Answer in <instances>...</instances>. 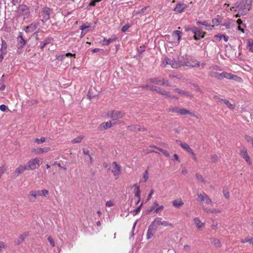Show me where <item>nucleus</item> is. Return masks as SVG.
I'll use <instances>...</instances> for the list:
<instances>
[{"label":"nucleus","mask_w":253,"mask_h":253,"mask_svg":"<svg viewBox=\"0 0 253 253\" xmlns=\"http://www.w3.org/2000/svg\"><path fill=\"white\" fill-rule=\"evenodd\" d=\"M253 0H241L237 7L238 12L242 15H246L251 9Z\"/></svg>","instance_id":"obj_2"},{"label":"nucleus","mask_w":253,"mask_h":253,"mask_svg":"<svg viewBox=\"0 0 253 253\" xmlns=\"http://www.w3.org/2000/svg\"><path fill=\"white\" fill-rule=\"evenodd\" d=\"M139 125H130L127 126V129L130 131L136 132L138 131Z\"/></svg>","instance_id":"obj_31"},{"label":"nucleus","mask_w":253,"mask_h":253,"mask_svg":"<svg viewBox=\"0 0 253 253\" xmlns=\"http://www.w3.org/2000/svg\"><path fill=\"white\" fill-rule=\"evenodd\" d=\"M129 27L130 26L129 24H126L122 27V31L124 32L126 31Z\"/></svg>","instance_id":"obj_54"},{"label":"nucleus","mask_w":253,"mask_h":253,"mask_svg":"<svg viewBox=\"0 0 253 253\" xmlns=\"http://www.w3.org/2000/svg\"><path fill=\"white\" fill-rule=\"evenodd\" d=\"M205 225V222H197L196 223V226L198 228H200L201 227H202Z\"/></svg>","instance_id":"obj_57"},{"label":"nucleus","mask_w":253,"mask_h":253,"mask_svg":"<svg viewBox=\"0 0 253 253\" xmlns=\"http://www.w3.org/2000/svg\"><path fill=\"white\" fill-rule=\"evenodd\" d=\"M116 41V38H110L108 40L104 39L103 42V44L105 45H107L109 44L110 43H112Z\"/></svg>","instance_id":"obj_30"},{"label":"nucleus","mask_w":253,"mask_h":253,"mask_svg":"<svg viewBox=\"0 0 253 253\" xmlns=\"http://www.w3.org/2000/svg\"><path fill=\"white\" fill-rule=\"evenodd\" d=\"M174 91L175 92H177V93L181 94V95H187V96L188 95V92H185V91H184L183 90H182L179 88H175L174 89Z\"/></svg>","instance_id":"obj_39"},{"label":"nucleus","mask_w":253,"mask_h":253,"mask_svg":"<svg viewBox=\"0 0 253 253\" xmlns=\"http://www.w3.org/2000/svg\"><path fill=\"white\" fill-rule=\"evenodd\" d=\"M96 96H97V95L94 94L92 93V89L90 88L89 90V91H88V93L87 94L88 98L90 100L92 98H93V97H95Z\"/></svg>","instance_id":"obj_44"},{"label":"nucleus","mask_w":253,"mask_h":253,"mask_svg":"<svg viewBox=\"0 0 253 253\" xmlns=\"http://www.w3.org/2000/svg\"><path fill=\"white\" fill-rule=\"evenodd\" d=\"M186 7V5L185 4L183 3H179L176 5V7L174 9V11L179 13H181L184 11Z\"/></svg>","instance_id":"obj_16"},{"label":"nucleus","mask_w":253,"mask_h":253,"mask_svg":"<svg viewBox=\"0 0 253 253\" xmlns=\"http://www.w3.org/2000/svg\"><path fill=\"white\" fill-rule=\"evenodd\" d=\"M108 116L113 120L122 118L125 115V113L121 111H110L107 113Z\"/></svg>","instance_id":"obj_7"},{"label":"nucleus","mask_w":253,"mask_h":253,"mask_svg":"<svg viewBox=\"0 0 253 253\" xmlns=\"http://www.w3.org/2000/svg\"><path fill=\"white\" fill-rule=\"evenodd\" d=\"M154 210H155V207L154 206H152L150 209H148L146 211H145V213L146 214H149L152 211H153Z\"/></svg>","instance_id":"obj_59"},{"label":"nucleus","mask_w":253,"mask_h":253,"mask_svg":"<svg viewBox=\"0 0 253 253\" xmlns=\"http://www.w3.org/2000/svg\"><path fill=\"white\" fill-rule=\"evenodd\" d=\"M181 32L179 31H174L173 32L172 36L174 37L175 38H177L178 40H179V39L181 38Z\"/></svg>","instance_id":"obj_40"},{"label":"nucleus","mask_w":253,"mask_h":253,"mask_svg":"<svg viewBox=\"0 0 253 253\" xmlns=\"http://www.w3.org/2000/svg\"><path fill=\"white\" fill-rule=\"evenodd\" d=\"M141 87L146 88L148 90H154V86H151L150 85L146 84V85H142L141 86Z\"/></svg>","instance_id":"obj_45"},{"label":"nucleus","mask_w":253,"mask_h":253,"mask_svg":"<svg viewBox=\"0 0 253 253\" xmlns=\"http://www.w3.org/2000/svg\"><path fill=\"white\" fill-rule=\"evenodd\" d=\"M35 192L36 194L37 197L42 196H46L48 194V191L46 189H44L42 190L35 191Z\"/></svg>","instance_id":"obj_20"},{"label":"nucleus","mask_w":253,"mask_h":253,"mask_svg":"<svg viewBox=\"0 0 253 253\" xmlns=\"http://www.w3.org/2000/svg\"><path fill=\"white\" fill-rule=\"evenodd\" d=\"M196 176L197 180H199V181L202 182H203L204 181V179L202 175H201L199 173H196Z\"/></svg>","instance_id":"obj_49"},{"label":"nucleus","mask_w":253,"mask_h":253,"mask_svg":"<svg viewBox=\"0 0 253 253\" xmlns=\"http://www.w3.org/2000/svg\"><path fill=\"white\" fill-rule=\"evenodd\" d=\"M202 25L205 26H209L210 28H206V29L207 30H210L211 29L212 26H211L210 25H209L208 24V23L207 22H206L205 21L204 22H203L202 23Z\"/></svg>","instance_id":"obj_55"},{"label":"nucleus","mask_w":253,"mask_h":253,"mask_svg":"<svg viewBox=\"0 0 253 253\" xmlns=\"http://www.w3.org/2000/svg\"><path fill=\"white\" fill-rule=\"evenodd\" d=\"M219 101L220 102H223L225 103L229 108L232 109L234 108V106L233 104H231L229 101L226 99H219Z\"/></svg>","instance_id":"obj_28"},{"label":"nucleus","mask_w":253,"mask_h":253,"mask_svg":"<svg viewBox=\"0 0 253 253\" xmlns=\"http://www.w3.org/2000/svg\"><path fill=\"white\" fill-rule=\"evenodd\" d=\"M161 81L162 80L160 79L157 78H151L147 81V82H149L158 85L161 84Z\"/></svg>","instance_id":"obj_23"},{"label":"nucleus","mask_w":253,"mask_h":253,"mask_svg":"<svg viewBox=\"0 0 253 253\" xmlns=\"http://www.w3.org/2000/svg\"><path fill=\"white\" fill-rule=\"evenodd\" d=\"M163 64L164 66H166L167 65L169 64L171 66L172 68H177L179 67V64L176 62L172 59L169 58L168 57H165L163 61Z\"/></svg>","instance_id":"obj_10"},{"label":"nucleus","mask_w":253,"mask_h":253,"mask_svg":"<svg viewBox=\"0 0 253 253\" xmlns=\"http://www.w3.org/2000/svg\"><path fill=\"white\" fill-rule=\"evenodd\" d=\"M159 93L162 95H166L168 97H171V95L169 92L162 88H161L160 90H159Z\"/></svg>","instance_id":"obj_38"},{"label":"nucleus","mask_w":253,"mask_h":253,"mask_svg":"<svg viewBox=\"0 0 253 253\" xmlns=\"http://www.w3.org/2000/svg\"><path fill=\"white\" fill-rule=\"evenodd\" d=\"M6 247V245L3 242H0V249H5Z\"/></svg>","instance_id":"obj_63"},{"label":"nucleus","mask_w":253,"mask_h":253,"mask_svg":"<svg viewBox=\"0 0 253 253\" xmlns=\"http://www.w3.org/2000/svg\"><path fill=\"white\" fill-rule=\"evenodd\" d=\"M183 204L181 199L175 200L172 201V205L175 208H179Z\"/></svg>","instance_id":"obj_25"},{"label":"nucleus","mask_w":253,"mask_h":253,"mask_svg":"<svg viewBox=\"0 0 253 253\" xmlns=\"http://www.w3.org/2000/svg\"><path fill=\"white\" fill-rule=\"evenodd\" d=\"M245 138L248 141H252L253 140V138L249 135H246Z\"/></svg>","instance_id":"obj_64"},{"label":"nucleus","mask_w":253,"mask_h":253,"mask_svg":"<svg viewBox=\"0 0 253 253\" xmlns=\"http://www.w3.org/2000/svg\"><path fill=\"white\" fill-rule=\"evenodd\" d=\"M52 12V10L49 7H44L42 10V16L43 19L42 20L43 23L46 22L50 19V14Z\"/></svg>","instance_id":"obj_9"},{"label":"nucleus","mask_w":253,"mask_h":253,"mask_svg":"<svg viewBox=\"0 0 253 253\" xmlns=\"http://www.w3.org/2000/svg\"><path fill=\"white\" fill-rule=\"evenodd\" d=\"M51 40V39H47L44 41L41 42L40 45L41 48L42 49L46 44H48L50 42Z\"/></svg>","instance_id":"obj_34"},{"label":"nucleus","mask_w":253,"mask_h":253,"mask_svg":"<svg viewBox=\"0 0 253 253\" xmlns=\"http://www.w3.org/2000/svg\"><path fill=\"white\" fill-rule=\"evenodd\" d=\"M240 155L242 158L245 159L247 162H248L249 164H251L250 158L248 154L247 150L245 148H243L240 151Z\"/></svg>","instance_id":"obj_13"},{"label":"nucleus","mask_w":253,"mask_h":253,"mask_svg":"<svg viewBox=\"0 0 253 253\" xmlns=\"http://www.w3.org/2000/svg\"><path fill=\"white\" fill-rule=\"evenodd\" d=\"M157 149H158L159 151L161 152L167 157H168V158H169L170 157V155H169V152L163 149L160 148H157Z\"/></svg>","instance_id":"obj_42"},{"label":"nucleus","mask_w":253,"mask_h":253,"mask_svg":"<svg viewBox=\"0 0 253 253\" xmlns=\"http://www.w3.org/2000/svg\"><path fill=\"white\" fill-rule=\"evenodd\" d=\"M84 136H79L75 138H74L73 140H72L71 142L72 143H80L82 141V140L83 139Z\"/></svg>","instance_id":"obj_37"},{"label":"nucleus","mask_w":253,"mask_h":253,"mask_svg":"<svg viewBox=\"0 0 253 253\" xmlns=\"http://www.w3.org/2000/svg\"><path fill=\"white\" fill-rule=\"evenodd\" d=\"M171 225L169 222H153L149 227L147 233L146 234V238L148 240L150 239L153 236L155 233L157 228L159 227L160 226H168Z\"/></svg>","instance_id":"obj_3"},{"label":"nucleus","mask_w":253,"mask_h":253,"mask_svg":"<svg viewBox=\"0 0 253 253\" xmlns=\"http://www.w3.org/2000/svg\"><path fill=\"white\" fill-rule=\"evenodd\" d=\"M45 141V137H42L40 139L36 138L35 139V142H36L38 144H40L42 143Z\"/></svg>","instance_id":"obj_43"},{"label":"nucleus","mask_w":253,"mask_h":253,"mask_svg":"<svg viewBox=\"0 0 253 253\" xmlns=\"http://www.w3.org/2000/svg\"><path fill=\"white\" fill-rule=\"evenodd\" d=\"M147 8V7H145L142 8L140 10L135 11V13L136 14H139L143 13L145 12V11L146 10Z\"/></svg>","instance_id":"obj_53"},{"label":"nucleus","mask_w":253,"mask_h":253,"mask_svg":"<svg viewBox=\"0 0 253 253\" xmlns=\"http://www.w3.org/2000/svg\"><path fill=\"white\" fill-rule=\"evenodd\" d=\"M6 48H7L6 42L5 41L2 40V42H1V48H0L1 52H2V54H5Z\"/></svg>","instance_id":"obj_27"},{"label":"nucleus","mask_w":253,"mask_h":253,"mask_svg":"<svg viewBox=\"0 0 253 253\" xmlns=\"http://www.w3.org/2000/svg\"><path fill=\"white\" fill-rule=\"evenodd\" d=\"M176 142L178 144L180 145L181 147L183 149H185L187 152H189V151H190V147H189V145L187 144H186L185 143L181 142L180 141H176Z\"/></svg>","instance_id":"obj_24"},{"label":"nucleus","mask_w":253,"mask_h":253,"mask_svg":"<svg viewBox=\"0 0 253 253\" xmlns=\"http://www.w3.org/2000/svg\"><path fill=\"white\" fill-rule=\"evenodd\" d=\"M210 75L212 77H214L219 80H222V73H219L216 72H211L210 73Z\"/></svg>","instance_id":"obj_21"},{"label":"nucleus","mask_w":253,"mask_h":253,"mask_svg":"<svg viewBox=\"0 0 253 253\" xmlns=\"http://www.w3.org/2000/svg\"><path fill=\"white\" fill-rule=\"evenodd\" d=\"M222 79L224 78H226L228 79H231V77H232V74L231 73H228L227 72H222Z\"/></svg>","instance_id":"obj_41"},{"label":"nucleus","mask_w":253,"mask_h":253,"mask_svg":"<svg viewBox=\"0 0 253 253\" xmlns=\"http://www.w3.org/2000/svg\"><path fill=\"white\" fill-rule=\"evenodd\" d=\"M218 157L217 155L214 154L211 156V160L212 162L215 163L218 161Z\"/></svg>","instance_id":"obj_47"},{"label":"nucleus","mask_w":253,"mask_h":253,"mask_svg":"<svg viewBox=\"0 0 253 253\" xmlns=\"http://www.w3.org/2000/svg\"><path fill=\"white\" fill-rule=\"evenodd\" d=\"M138 131H146V128L143 126H140L139 125V126H138Z\"/></svg>","instance_id":"obj_62"},{"label":"nucleus","mask_w":253,"mask_h":253,"mask_svg":"<svg viewBox=\"0 0 253 253\" xmlns=\"http://www.w3.org/2000/svg\"><path fill=\"white\" fill-rule=\"evenodd\" d=\"M162 80V81H161V85H165V86H170L169 82L168 80H165L164 79H162V80Z\"/></svg>","instance_id":"obj_46"},{"label":"nucleus","mask_w":253,"mask_h":253,"mask_svg":"<svg viewBox=\"0 0 253 253\" xmlns=\"http://www.w3.org/2000/svg\"><path fill=\"white\" fill-rule=\"evenodd\" d=\"M18 16L22 17L23 19H27L30 15V10L28 7L25 4L19 5L17 11Z\"/></svg>","instance_id":"obj_4"},{"label":"nucleus","mask_w":253,"mask_h":253,"mask_svg":"<svg viewBox=\"0 0 253 253\" xmlns=\"http://www.w3.org/2000/svg\"><path fill=\"white\" fill-rule=\"evenodd\" d=\"M248 47L250 51L253 52V41L252 39L248 40Z\"/></svg>","instance_id":"obj_35"},{"label":"nucleus","mask_w":253,"mask_h":253,"mask_svg":"<svg viewBox=\"0 0 253 253\" xmlns=\"http://www.w3.org/2000/svg\"><path fill=\"white\" fill-rule=\"evenodd\" d=\"M169 111L172 113H176L180 115H186L189 113V111L184 108L176 106H171L169 108Z\"/></svg>","instance_id":"obj_8"},{"label":"nucleus","mask_w":253,"mask_h":253,"mask_svg":"<svg viewBox=\"0 0 253 253\" xmlns=\"http://www.w3.org/2000/svg\"><path fill=\"white\" fill-rule=\"evenodd\" d=\"M50 148L48 147L39 148L33 150L37 154H40L44 152H47L49 150Z\"/></svg>","instance_id":"obj_18"},{"label":"nucleus","mask_w":253,"mask_h":253,"mask_svg":"<svg viewBox=\"0 0 253 253\" xmlns=\"http://www.w3.org/2000/svg\"><path fill=\"white\" fill-rule=\"evenodd\" d=\"M237 23L238 25V29L242 32L243 33H244V29L243 27H241V25H243V26H244V27H245V26L244 24H243V22L242 20L240 19H238L237 21Z\"/></svg>","instance_id":"obj_32"},{"label":"nucleus","mask_w":253,"mask_h":253,"mask_svg":"<svg viewBox=\"0 0 253 253\" xmlns=\"http://www.w3.org/2000/svg\"><path fill=\"white\" fill-rule=\"evenodd\" d=\"M47 240L48 241V242H49L50 245L52 247H54L55 246L54 240H53V239L50 236H49L47 238Z\"/></svg>","instance_id":"obj_48"},{"label":"nucleus","mask_w":253,"mask_h":253,"mask_svg":"<svg viewBox=\"0 0 253 253\" xmlns=\"http://www.w3.org/2000/svg\"><path fill=\"white\" fill-rule=\"evenodd\" d=\"M210 241L216 248H220L221 247V243L218 239L215 238H211Z\"/></svg>","instance_id":"obj_17"},{"label":"nucleus","mask_w":253,"mask_h":253,"mask_svg":"<svg viewBox=\"0 0 253 253\" xmlns=\"http://www.w3.org/2000/svg\"><path fill=\"white\" fill-rule=\"evenodd\" d=\"M163 209H164V207H163V206H160V207L156 208V209L155 210V212H156V213H158V212H159L160 211L163 210Z\"/></svg>","instance_id":"obj_61"},{"label":"nucleus","mask_w":253,"mask_h":253,"mask_svg":"<svg viewBox=\"0 0 253 253\" xmlns=\"http://www.w3.org/2000/svg\"><path fill=\"white\" fill-rule=\"evenodd\" d=\"M112 125L111 121L107 122L106 123H102L100 126L101 128H103L104 129H107V128H110Z\"/></svg>","instance_id":"obj_26"},{"label":"nucleus","mask_w":253,"mask_h":253,"mask_svg":"<svg viewBox=\"0 0 253 253\" xmlns=\"http://www.w3.org/2000/svg\"><path fill=\"white\" fill-rule=\"evenodd\" d=\"M112 172L115 176L118 175L121 172V167L117 164L116 162H114L112 163Z\"/></svg>","instance_id":"obj_12"},{"label":"nucleus","mask_w":253,"mask_h":253,"mask_svg":"<svg viewBox=\"0 0 253 253\" xmlns=\"http://www.w3.org/2000/svg\"><path fill=\"white\" fill-rule=\"evenodd\" d=\"M192 63H191V67H199L200 66L199 62L194 63V61L192 62Z\"/></svg>","instance_id":"obj_58"},{"label":"nucleus","mask_w":253,"mask_h":253,"mask_svg":"<svg viewBox=\"0 0 253 253\" xmlns=\"http://www.w3.org/2000/svg\"><path fill=\"white\" fill-rule=\"evenodd\" d=\"M0 110L2 112H5L8 110V108L6 105L2 104L0 106Z\"/></svg>","instance_id":"obj_52"},{"label":"nucleus","mask_w":253,"mask_h":253,"mask_svg":"<svg viewBox=\"0 0 253 253\" xmlns=\"http://www.w3.org/2000/svg\"><path fill=\"white\" fill-rule=\"evenodd\" d=\"M25 170H27L26 166L21 165L15 169L13 173L15 176H18L20 173Z\"/></svg>","instance_id":"obj_15"},{"label":"nucleus","mask_w":253,"mask_h":253,"mask_svg":"<svg viewBox=\"0 0 253 253\" xmlns=\"http://www.w3.org/2000/svg\"><path fill=\"white\" fill-rule=\"evenodd\" d=\"M223 194L224 196L227 199H229L230 198V195L228 191V189L227 187H224L223 189Z\"/></svg>","instance_id":"obj_33"},{"label":"nucleus","mask_w":253,"mask_h":253,"mask_svg":"<svg viewBox=\"0 0 253 253\" xmlns=\"http://www.w3.org/2000/svg\"><path fill=\"white\" fill-rule=\"evenodd\" d=\"M191 30L194 34L193 38L196 41H198L201 39L204 38L206 34L205 32H203L198 27H194L192 29H191Z\"/></svg>","instance_id":"obj_5"},{"label":"nucleus","mask_w":253,"mask_h":253,"mask_svg":"<svg viewBox=\"0 0 253 253\" xmlns=\"http://www.w3.org/2000/svg\"><path fill=\"white\" fill-rule=\"evenodd\" d=\"M198 196L199 198L198 201L200 202V204L202 205L203 209L204 211L206 212L209 213H217L219 212V211L218 210L216 209H211L210 208H208L207 207H205V204L206 205H212V202L211 200V199L209 198V197L204 192H198Z\"/></svg>","instance_id":"obj_1"},{"label":"nucleus","mask_w":253,"mask_h":253,"mask_svg":"<svg viewBox=\"0 0 253 253\" xmlns=\"http://www.w3.org/2000/svg\"><path fill=\"white\" fill-rule=\"evenodd\" d=\"M114 205V203L111 201H107L106 203V206L107 207H111Z\"/></svg>","instance_id":"obj_60"},{"label":"nucleus","mask_w":253,"mask_h":253,"mask_svg":"<svg viewBox=\"0 0 253 253\" xmlns=\"http://www.w3.org/2000/svg\"><path fill=\"white\" fill-rule=\"evenodd\" d=\"M18 40L19 45L21 47H23L26 43V41L23 38L22 33H19V35L18 37Z\"/></svg>","instance_id":"obj_19"},{"label":"nucleus","mask_w":253,"mask_h":253,"mask_svg":"<svg viewBox=\"0 0 253 253\" xmlns=\"http://www.w3.org/2000/svg\"><path fill=\"white\" fill-rule=\"evenodd\" d=\"M40 161L38 158L31 160L26 165L27 170H34L40 165Z\"/></svg>","instance_id":"obj_6"},{"label":"nucleus","mask_w":253,"mask_h":253,"mask_svg":"<svg viewBox=\"0 0 253 253\" xmlns=\"http://www.w3.org/2000/svg\"><path fill=\"white\" fill-rule=\"evenodd\" d=\"M134 196L138 198L137 202H138L140 201V190H138L137 191L135 192Z\"/></svg>","instance_id":"obj_51"},{"label":"nucleus","mask_w":253,"mask_h":253,"mask_svg":"<svg viewBox=\"0 0 253 253\" xmlns=\"http://www.w3.org/2000/svg\"><path fill=\"white\" fill-rule=\"evenodd\" d=\"M183 57H180V59H179V61H180V64L182 66H187L188 65V64L189 63V61H188V60L187 59L186 61H183L182 60V58Z\"/></svg>","instance_id":"obj_50"},{"label":"nucleus","mask_w":253,"mask_h":253,"mask_svg":"<svg viewBox=\"0 0 253 253\" xmlns=\"http://www.w3.org/2000/svg\"><path fill=\"white\" fill-rule=\"evenodd\" d=\"M38 23H32L29 26L25 27L24 30L26 33H31L34 32L38 27Z\"/></svg>","instance_id":"obj_14"},{"label":"nucleus","mask_w":253,"mask_h":253,"mask_svg":"<svg viewBox=\"0 0 253 253\" xmlns=\"http://www.w3.org/2000/svg\"><path fill=\"white\" fill-rule=\"evenodd\" d=\"M36 197H37L35 191H32L30 192L28 198L31 201H32V202L35 201Z\"/></svg>","instance_id":"obj_29"},{"label":"nucleus","mask_w":253,"mask_h":253,"mask_svg":"<svg viewBox=\"0 0 253 253\" xmlns=\"http://www.w3.org/2000/svg\"><path fill=\"white\" fill-rule=\"evenodd\" d=\"M29 233L28 231L24 232L19 235L18 238L14 240V243L16 245H19L23 243L25 238L29 235Z\"/></svg>","instance_id":"obj_11"},{"label":"nucleus","mask_w":253,"mask_h":253,"mask_svg":"<svg viewBox=\"0 0 253 253\" xmlns=\"http://www.w3.org/2000/svg\"><path fill=\"white\" fill-rule=\"evenodd\" d=\"M191 121L194 122L199 123L200 122V115H196L191 113Z\"/></svg>","instance_id":"obj_22"},{"label":"nucleus","mask_w":253,"mask_h":253,"mask_svg":"<svg viewBox=\"0 0 253 253\" xmlns=\"http://www.w3.org/2000/svg\"><path fill=\"white\" fill-rule=\"evenodd\" d=\"M242 243H245L246 242H249L250 244L253 245V237H247L245 239L241 240Z\"/></svg>","instance_id":"obj_36"},{"label":"nucleus","mask_w":253,"mask_h":253,"mask_svg":"<svg viewBox=\"0 0 253 253\" xmlns=\"http://www.w3.org/2000/svg\"><path fill=\"white\" fill-rule=\"evenodd\" d=\"M143 178L144 179V181L146 182L148 178V171L146 170L143 174Z\"/></svg>","instance_id":"obj_56"}]
</instances>
